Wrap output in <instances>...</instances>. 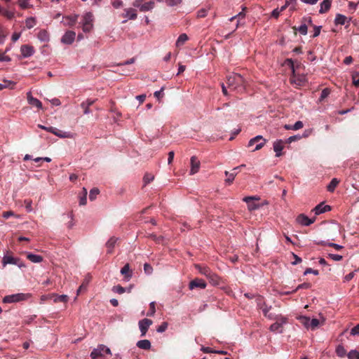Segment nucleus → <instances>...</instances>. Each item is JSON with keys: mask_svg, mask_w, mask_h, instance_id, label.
<instances>
[{"mask_svg": "<svg viewBox=\"0 0 359 359\" xmlns=\"http://www.w3.org/2000/svg\"><path fill=\"white\" fill-rule=\"evenodd\" d=\"M244 83L245 80L243 77L238 74L230 75L227 77L228 86L238 92H243L244 90Z\"/></svg>", "mask_w": 359, "mask_h": 359, "instance_id": "f257e3e1", "label": "nucleus"}, {"mask_svg": "<svg viewBox=\"0 0 359 359\" xmlns=\"http://www.w3.org/2000/svg\"><path fill=\"white\" fill-rule=\"evenodd\" d=\"M30 297L29 294L16 293L6 295L3 298V302L6 304L16 303L27 299Z\"/></svg>", "mask_w": 359, "mask_h": 359, "instance_id": "f03ea898", "label": "nucleus"}, {"mask_svg": "<svg viewBox=\"0 0 359 359\" xmlns=\"http://www.w3.org/2000/svg\"><path fill=\"white\" fill-rule=\"evenodd\" d=\"M266 142V140L262 135H259L249 140L248 147H252L255 146L252 151H255L261 149L264 146Z\"/></svg>", "mask_w": 359, "mask_h": 359, "instance_id": "7ed1b4c3", "label": "nucleus"}, {"mask_svg": "<svg viewBox=\"0 0 359 359\" xmlns=\"http://www.w3.org/2000/svg\"><path fill=\"white\" fill-rule=\"evenodd\" d=\"M93 15L90 12L86 13L81 21L82 29L84 32H89L93 28Z\"/></svg>", "mask_w": 359, "mask_h": 359, "instance_id": "20e7f679", "label": "nucleus"}, {"mask_svg": "<svg viewBox=\"0 0 359 359\" xmlns=\"http://www.w3.org/2000/svg\"><path fill=\"white\" fill-rule=\"evenodd\" d=\"M37 127L41 129H43L44 130H46L49 133H51L55 135L56 136L62 137V138H65V137H69L68 133L60 131L57 128L52 127V126L46 127L43 125L38 124Z\"/></svg>", "mask_w": 359, "mask_h": 359, "instance_id": "39448f33", "label": "nucleus"}, {"mask_svg": "<svg viewBox=\"0 0 359 359\" xmlns=\"http://www.w3.org/2000/svg\"><path fill=\"white\" fill-rule=\"evenodd\" d=\"M152 320L149 318H144L139 321L138 326L141 332V337H144L146 335L149 327L152 325Z\"/></svg>", "mask_w": 359, "mask_h": 359, "instance_id": "423d86ee", "label": "nucleus"}, {"mask_svg": "<svg viewBox=\"0 0 359 359\" xmlns=\"http://www.w3.org/2000/svg\"><path fill=\"white\" fill-rule=\"evenodd\" d=\"M103 353H105L107 354H109V355H111V350L109 348L104 346V345H100L98 346L97 348H94L91 353H90V357L93 358V359H95L97 358L98 356L100 355H102L103 354Z\"/></svg>", "mask_w": 359, "mask_h": 359, "instance_id": "0eeeda50", "label": "nucleus"}, {"mask_svg": "<svg viewBox=\"0 0 359 359\" xmlns=\"http://www.w3.org/2000/svg\"><path fill=\"white\" fill-rule=\"evenodd\" d=\"M280 322L277 321L274 323H273L270 327L269 330L273 332H277V333H282L283 332V328L282 326L283 324H285L287 322V318L280 316V319L278 320Z\"/></svg>", "mask_w": 359, "mask_h": 359, "instance_id": "6e6552de", "label": "nucleus"}, {"mask_svg": "<svg viewBox=\"0 0 359 359\" xmlns=\"http://www.w3.org/2000/svg\"><path fill=\"white\" fill-rule=\"evenodd\" d=\"M46 298H50V300H53L54 303L57 302H67L69 299V297L66 294H60L58 295L55 293L48 294L45 296Z\"/></svg>", "mask_w": 359, "mask_h": 359, "instance_id": "1a4fd4ad", "label": "nucleus"}, {"mask_svg": "<svg viewBox=\"0 0 359 359\" xmlns=\"http://www.w3.org/2000/svg\"><path fill=\"white\" fill-rule=\"evenodd\" d=\"M76 33L73 31H67L62 36L61 42L64 44H72L75 39Z\"/></svg>", "mask_w": 359, "mask_h": 359, "instance_id": "9d476101", "label": "nucleus"}, {"mask_svg": "<svg viewBox=\"0 0 359 359\" xmlns=\"http://www.w3.org/2000/svg\"><path fill=\"white\" fill-rule=\"evenodd\" d=\"M315 218H309L304 214H300L297 217V222L302 226H308L315 222Z\"/></svg>", "mask_w": 359, "mask_h": 359, "instance_id": "9b49d317", "label": "nucleus"}, {"mask_svg": "<svg viewBox=\"0 0 359 359\" xmlns=\"http://www.w3.org/2000/svg\"><path fill=\"white\" fill-rule=\"evenodd\" d=\"M78 18H79L78 15L65 16V17H63L61 22L63 23L64 25H65V26L72 27L76 22Z\"/></svg>", "mask_w": 359, "mask_h": 359, "instance_id": "f8f14e48", "label": "nucleus"}, {"mask_svg": "<svg viewBox=\"0 0 359 359\" xmlns=\"http://www.w3.org/2000/svg\"><path fill=\"white\" fill-rule=\"evenodd\" d=\"M331 210V207L328 205H324L323 203H320L317 205L313 209V212L316 215H319L320 214L325 213Z\"/></svg>", "mask_w": 359, "mask_h": 359, "instance_id": "ddd939ff", "label": "nucleus"}, {"mask_svg": "<svg viewBox=\"0 0 359 359\" xmlns=\"http://www.w3.org/2000/svg\"><path fill=\"white\" fill-rule=\"evenodd\" d=\"M27 102L30 105L35 107L39 109H42L41 102L39 100H38L37 98L34 97L32 95L31 92H28L27 93Z\"/></svg>", "mask_w": 359, "mask_h": 359, "instance_id": "4468645a", "label": "nucleus"}, {"mask_svg": "<svg viewBox=\"0 0 359 359\" xmlns=\"http://www.w3.org/2000/svg\"><path fill=\"white\" fill-rule=\"evenodd\" d=\"M200 161L197 159L196 156H192L191 158V169H190V175H194L198 172L200 168Z\"/></svg>", "mask_w": 359, "mask_h": 359, "instance_id": "2eb2a0df", "label": "nucleus"}, {"mask_svg": "<svg viewBox=\"0 0 359 359\" xmlns=\"http://www.w3.org/2000/svg\"><path fill=\"white\" fill-rule=\"evenodd\" d=\"M20 52L22 56L25 58L32 56L34 54V50L32 46L23 45L20 48Z\"/></svg>", "mask_w": 359, "mask_h": 359, "instance_id": "dca6fc26", "label": "nucleus"}, {"mask_svg": "<svg viewBox=\"0 0 359 359\" xmlns=\"http://www.w3.org/2000/svg\"><path fill=\"white\" fill-rule=\"evenodd\" d=\"M206 287L205 282L202 279H194L191 280L189 283V289L194 290V288L199 287L201 289H204Z\"/></svg>", "mask_w": 359, "mask_h": 359, "instance_id": "f3484780", "label": "nucleus"}, {"mask_svg": "<svg viewBox=\"0 0 359 359\" xmlns=\"http://www.w3.org/2000/svg\"><path fill=\"white\" fill-rule=\"evenodd\" d=\"M123 16L126 18V20H124L122 23H125L128 20H135L137 15L135 9L128 8L125 10V13L123 14Z\"/></svg>", "mask_w": 359, "mask_h": 359, "instance_id": "a211bd4d", "label": "nucleus"}, {"mask_svg": "<svg viewBox=\"0 0 359 359\" xmlns=\"http://www.w3.org/2000/svg\"><path fill=\"white\" fill-rule=\"evenodd\" d=\"M273 148L276 152V156L279 157L282 155V150L283 149V142L282 140H277L273 144Z\"/></svg>", "mask_w": 359, "mask_h": 359, "instance_id": "6ab92c4d", "label": "nucleus"}, {"mask_svg": "<svg viewBox=\"0 0 359 359\" xmlns=\"http://www.w3.org/2000/svg\"><path fill=\"white\" fill-rule=\"evenodd\" d=\"M95 102V100L92 99H88L87 100L83 102L81 104V108L83 109V114H89L91 113V111L90 110L89 107L93 105Z\"/></svg>", "mask_w": 359, "mask_h": 359, "instance_id": "aec40b11", "label": "nucleus"}, {"mask_svg": "<svg viewBox=\"0 0 359 359\" xmlns=\"http://www.w3.org/2000/svg\"><path fill=\"white\" fill-rule=\"evenodd\" d=\"M18 258L13 257L12 256L4 255L2 259L3 266H6L7 264H18Z\"/></svg>", "mask_w": 359, "mask_h": 359, "instance_id": "412c9836", "label": "nucleus"}, {"mask_svg": "<svg viewBox=\"0 0 359 359\" xmlns=\"http://www.w3.org/2000/svg\"><path fill=\"white\" fill-rule=\"evenodd\" d=\"M118 238H116L114 236L111 237L108 241L106 243V247L107 248V253L111 254L113 252V249L115 247L116 242L118 241Z\"/></svg>", "mask_w": 359, "mask_h": 359, "instance_id": "4be33fe9", "label": "nucleus"}, {"mask_svg": "<svg viewBox=\"0 0 359 359\" xmlns=\"http://www.w3.org/2000/svg\"><path fill=\"white\" fill-rule=\"evenodd\" d=\"M136 346L143 350H149L151 348V342L148 339L140 340L137 342Z\"/></svg>", "mask_w": 359, "mask_h": 359, "instance_id": "5701e85b", "label": "nucleus"}, {"mask_svg": "<svg viewBox=\"0 0 359 359\" xmlns=\"http://www.w3.org/2000/svg\"><path fill=\"white\" fill-rule=\"evenodd\" d=\"M332 1L331 0H323L320 3V8L319 10L320 13H325L327 12L331 7Z\"/></svg>", "mask_w": 359, "mask_h": 359, "instance_id": "b1692460", "label": "nucleus"}, {"mask_svg": "<svg viewBox=\"0 0 359 359\" xmlns=\"http://www.w3.org/2000/svg\"><path fill=\"white\" fill-rule=\"evenodd\" d=\"M121 273L124 275V279L126 281H129L132 278V273L130 272V266L128 264H126L121 269Z\"/></svg>", "mask_w": 359, "mask_h": 359, "instance_id": "393cba45", "label": "nucleus"}, {"mask_svg": "<svg viewBox=\"0 0 359 359\" xmlns=\"http://www.w3.org/2000/svg\"><path fill=\"white\" fill-rule=\"evenodd\" d=\"M37 37L41 42H48L50 39L49 34L45 29L40 30L37 34Z\"/></svg>", "mask_w": 359, "mask_h": 359, "instance_id": "a878e982", "label": "nucleus"}, {"mask_svg": "<svg viewBox=\"0 0 359 359\" xmlns=\"http://www.w3.org/2000/svg\"><path fill=\"white\" fill-rule=\"evenodd\" d=\"M27 257L30 262L33 263H40L43 261L42 256L39 255L32 254L31 252L27 253Z\"/></svg>", "mask_w": 359, "mask_h": 359, "instance_id": "bb28decb", "label": "nucleus"}, {"mask_svg": "<svg viewBox=\"0 0 359 359\" xmlns=\"http://www.w3.org/2000/svg\"><path fill=\"white\" fill-rule=\"evenodd\" d=\"M348 22V21L347 20V18L345 15L342 14H337L334 19V22L336 25H344Z\"/></svg>", "mask_w": 359, "mask_h": 359, "instance_id": "cd10ccee", "label": "nucleus"}, {"mask_svg": "<svg viewBox=\"0 0 359 359\" xmlns=\"http://www.w3.org/2000/svg\"><path fill=\"white\" fill-rule=\"evenodd\" d=\"M154 1H153L143 4L140 6V11L142 12L149 11L154 8Z\"/></svg>", "mask_w": 359, "mask_h": 359, "instance_id": "c85d7f7f", "label": "nucleus"}, {"mask_svg": "<svg viewBox=\"0 0 359 359\" xmlns=\"http://www.w3.org/2000/svg\"><path fill=\"white\" fill-rule=\"evenodd\" d=\"M196 268L198 270V271L205 276L206 277L209 276H210V273H211V270L206 266H200V265H196Z\"/></svg>", "mask_w": 359, "mask_h": 359, "instance_id": "c756f323", "label": "nucleus"}, {"mask_svg": "<svg viewBox=\"0 0 359 359\" xmlns=\"http://www.w3.org/2000/svg\"><path fill=\"white\" fill-rule=\"evenodd\" d=\"M188 36L186 34H181L176 41V46L180 47L184 44V43L188 40Z\"/></svg>", "mask_w": 359, "mask_h": 359, "instance_id": "7c9ffc66", "label": "nucleus"}, {"mask_svg": "<svg viewBox=\"0 0 359 359\" xmlns=\"http://www.w3.org/2000/svg\"><path fill=\"white\" fill-rule=\"evenodd\" d=\"M299 322L307 329L310 328V318L305 316H301L297 318Z\"/></svg>", "mask_w": 359, "mask_h": 359, "instance_id": "2f4dec72", "label": "nucleus"}, {"mask_svg": "<svg viewBox=\"0 0 359 359\" xmlns=\"http://www.w3.org/2000/svg\"><path fill=\"white\" fill-rule=\"evenodd\" d=\"M339 183V181L337 178H333L327 187V191L333 192Z\"/></svg>", "mask_w": 359, "mask_h": 359, "instance_id": "473e14b6", "label": "nucleus"}, {"mask_svg": "<svg viewBox=\"0 0 359 359\" xmlns=\"http://www.w3.org/2000/svg\"><path fill=\"white\" fill-rule=\"evenodd\" d=\"M237 173L238 172L236 171H234L233 172H229L228 171H225L224 174L227 177V178L226 180V182L228 184L232 183V182L234 180L235 177L236 176Z\"/></svg>", "mask_w": 359, "mask_h": 359, "instance_id": "72a5a7b5", "label": "nucleus"}, {"mask_svg": "<svg viewBox=\"0 0 359 359\" xmlns=\"http://www.w3.org/2000/svg\"><path fill=\"white\" fill-rule=\"evenodd\" d=\"M336 353L339 357H344L346 354V351L342 345H338L336 348Z\"/></svg>", "mask_w": 359, "mask_h": 359, "instance_id": "f704fd0d", "label": "nucleus"}, {"mask_svg": "<svg viewBox=\"0 0 359 359\" xmlns=\"http://www.w3.org/2000/svg\"><path fill=\"white\" fill-rule=\"evenodd\" d=\"M210 279L211 283L214 285L219 284V277L212 271L210 273V276L207 277Z\"/></svg>", "mask_w": 359, "mask_h": 359, "instance_id": "c9c22d12", "label": "nucleus"}, {"mask_svg": "<svg viewBox=\"0 0 359 359\" xmlns=\"http://www.w3.org/2000/svg\"><path fill=\"white\" fill-rule=\"evenodd\" d=\"M100 194V191L97 188H93L90 191L89 198L90 201H94L97 196Z\"/></svg>", "mask_w": 359, "mask_h": 359, "instance_id": "e433bc0d", "label": "nucleus"}, {"mask_svg": "<svg viewBox=\"0 0 359 359\" xmlns=\"http://www.w3.org/2000/svg\"><path fill=\"white\" fill-rule=\"evenodd\" d=\"M348 359H359V351L357 350H351L347 354Z\"/></svg>", "mask_w": 359, "mask_h": 359, "instance_id": "4c0bfd02", "label": "nucleus"}, {"mask_svg": "<svg viewBox=\"0 0 359 359\" xmlns=\"http://www.w3.org/2000/svg\"><path fill=\"white\" fill-rule=\"evenodd\" d=\"M112 291L118 294H123L126 291V289L120 285H117L112 287Z\"/></svg>", "mask_w": 359, "mask_h": 359, "instance_id": "58836bf2", "label": "nucleus"}, {"mask_svg": "<svg viewBox=\"0 0 359 359\" xmlns=\"http://www.w3.org/2000/svg\"><path fill=\"white\" fill-rule=\"evenodd\" d=\"M155 302H150L149 304V311H148V313H147V316H154L155 313H156V308H155Z\"/></svg>", "mask_w": 359, "mask_h": 359, "instance_id": "ea45409f", "label": "nucleus"}, {"mask_svg": "<svg viewBox=\"0 0 359 359\" xmlns=\"http://www.w3.org/2000/svg\"><path fill=\"white\" fill-rule=\"evenodd\" d=\"M297 31L299 32L302 35H306L307 34L308 28L306 24L301 25L299 27L296 28Z\"/></svg>", "mask_w": 359, "mask_h": 359, "instance_id": "a19ab883", "label": "nucleus"}, {"mask_svg": "<svg viewBox=\"0 0 359 359\" xmlns=\"http://www.w3.org/2000/svg\"><path fill=\"white\" fill-rule=\"evenodd\" d=\"M320 324V321L317 318H313L310 320V328L315 330Z\"/></svg>", "mask_w": 359, "mask_h": 359, "instance_id": "79ce46f5", "label": "nucleus"}, {"mask_svg": "<svg viewBox=\"0 0 359 359\" xmlns=\"http://www.w3.org/2000/svg\"><path fill=\"white\" fill-rule=\"evenodd\" d=\"M83 190L84 194L82 197L80 198V200H79L80 205H84L86 204V202H87V198H86L87 190L86 188H83Z\"/></svg>", "mask_w": 359, "mask_h": 359, "instance_id": "37998d69", "label": "nucleus"}, {"mask_svg": "<svg viewBox=\"0 0 359 359\" xmlns=\"http://www.w3.org/2000/svg\"><path fill=\"white\" fill-rule=\"evenodd\" d=\"M144 271L146 274L150 275L153 272V268L149 264L145 263L144 264Z\"/></svg>", "mask_w": 359, "mask_h": 359, "instance_id": "c03bdc74", "label": "nucleus"}, {"mask_svg": "<svg viewBox=\"0 0 359 359\" xmlns=\"http://www.w3.org/2000/svg\"><path fill=\"white\" fill-rule=\"evenodd\" d=\"M168 324L166 322H163L161 323L160 326L156 329L157 332L162 333L165 332L168 328Z\"/></svg>", "mask_w": 359, "mask_h": 359, "instance_id": "a18cd8bd", "label": "nucleus"}, {"mask_svg": "<svg viewBox=\"0 0 359 359\" xmlns=\"http://www.w3.org/2000/svg\"><path fill=\"white\" fill-rule=\"evenodd\" d=\"M311 287V284L308 283H304L302 284L299 285L294 290H293V292H297L299 290L301 289H309Z\"/></svg>", "mask_w": 359, "mask_h": 359, "instance_id": "49530a36", "label": "nucleus"}, {"mask_svg": "<svg viewBox=\"0 0 359 359\" xmlns=\"http://www.w3.org/2000/svg\"><path fill=\"white\" fill-rule=\"evenodd\" d=\"M208 14V9L207 8H201L197 12V18H205Z\"/></svg>", "mask_w": 359, "mask_h": 359, "instance_id": "de8ad7c7", "label": "nucleus"}, {"mask_svg": "<svg viewBox=\"0 0 359 359\" xmlns=\"http://www.w3.org/2000/svg\"><path fill=\"white\" fill-rule=\"evenodd\" d=\"M154 176L151 174H146L144 176V184H147L149 183H150L151 181H153L154 180Z\"/></svg>", "mask_w": 359, "mask_h": 359, "instance_id": "09e8293b", "label": "nucleus"}, {"mask_svg": "<svg viewBox=\"0 0 359 359\" xmlns=\"http://www.w3.org/2000/svg\"><path fill=\"white\" fill-rule=\"evenodd\" d=\"M35 25L34 19L32 18H28L26 20V26L27 28L31 29Z\"/></svg>", "mask_w": 359, "mask_h": 359, "instance_id": "8fccbe9b", "label": "nucleus"}, {"mask_svg": "<svg viewBox=\"0 0 359 359\" xmlns=\"http://www.w3.org/2000/svg\"><path fill=\"white\" fill-rule=\"evenodd\" d=\"M304 126L303 122L301 121H297L292 125V130H297L301 129Z\"/></svg>", "mask_w": 359, "mask_h": 359, "instance_id": "3c124183", "label": "nucleus"}, {"mask_svg": "<svg viewBox=\"0 0 359 359\" xmlns=\"http://www.w3.org/2000/svg\"><path fill=\"white\" fill-rule=\"evenodd\" d=\"M259 309L262 310L264 316H267V313H269V311L271 309V306H267L264 304V305L260 306Z\"/></svg>", "mask_w": 359, "mask_h": 359, "instance_id": "603ef678", "label": "nucleus"}, {"mask_svg": "<svg viewBox=\"0 0 359 359\" xmlns=\"http://www.w3.org/2000/svg\"><path fill=\"white\" fill-rule=\"evenodd\" d=\"M309 273H312V274H314L315 276H317L319 274V272L318 270H315V269H313L311 268H308L305 270L304 274V275H307V274H309Z\"/></svg>", "mask_w": 359, "mask_h": 359, "instance_id": "864d4df0", "label": "nucleus"}, {"mask_svg": "<svg viewBox=\"0 0 359 359\" xmlns=\"http://www.w3.org/2000/svg\"><path fill=\"white\" fill-rule=\"evenodd\" d=\"M168 6H174L181 3L182 0H165Z\"/></svg>", "mask_w": 359, "mask_h": 359, "instance_id": "5fc2aeb1", "label": "nucleus"}, {"mask_svg": "<svg viewBox=\"0 0 359 359\" xmlns=\"http://www.w3.org/2000/svg\"><path fill=\"white\" fill-rule=\"evenodd\" d=\"M328 257L334 261H340L342 259V256L337 254H329Z\"/></svg>", "mask_w": 359, "mask_h": 359, "instance_id": "6e6d98bb", "label": "nucleus"}, {"mask_svg": "<svg viewBox=\"0 0 359 359\" xmlns=\"http://www.w3.org/2000/svg\"><path fill=\"white\" fill-rule=\"evenodd\" d=\"M292 255L294 259V260L292 262V265H296V264L302 262V259L301 257H299V256H297V255H295L293 252L292 253Z\"/></svg>", "mask_w": 359, "mask_h": 359, "instance_id": "4d7b16f0", "label": "nucleus"}, {"mask_svg": "<svg viewBox=\"0 0 359 359\" xmlns=\"http://www.w3.org/2000/svg\"><path fill=\"white\" fill-rule=\"evenodd\" d=\"M32 201L29 200H25V208L27 212H30L32 211Z\"/></svg>", "mask_w": 359, "mask_h": 359, "instance_id": "13d9d810", "label": "nucleus"}, {"mask_svg": "<svg viewBox=\"0 0 359 359\" xmlns=\"http://www.w3.org/2000/svg\"><path fill=\"white\" fill-rule=\"evenodd\" d=\"M355 276V271H353V272H351L349 273L348 274L346 275L344 278V282H348L350 281L351 279L353 278Z\"/></svg>", "mask_w": 359, "mask_h": 359, "instance_id": "bf43d9fd", "label": "nucleus"}, {"mask_svg": "<svg viewBox=\"0 0 359 359\" xmlns=\"http://www.w3.org/2000/svg\"><path fill=\"white\" fill-rule=\"evenodd\" d=\"M351 334L353 336L359 335V324H358L351 330Z\"/></svg>", "mask_w": 359, "mask_h": 359, "instance_id": "052dcab7", "label": "nucleus"}, {"mask_svg": "<svg viewBox=\"0 0 359 359\" xmlns=\"http://www.w3.org/2000/svg\"><path fill=\"white\" fill-rule=\"evenodd\" d=\"M163 90H164V88L162 87L159 90H156L155 93H154V96L158 99L159 100L161 97H163Z\"/></svg>", "mask_w": 359, "mask_h": 359, "instance_id": "680f3d73", "label": "nucleus"}, {"mask_svg": "<svg viewBox=\"0 0 359 359\" xmlns=\"http://www.w3.org/2000/svg\"><path fill=\"white\" fill-rule=\"evenodd\" d=\"M19 5L22 8H26L29 6L28 0H18Z\"/></svg>", "mask_w": 359, "mask_h": 359, "instance_id": "e2e57ef3", "label": "nucleus"}, {"mask_svg": "<svg viewBox=\"0 0 359 359\" xmlns=\"http://www.w3.org/2000/svg\"><path fill=\"white\" fill-rule=\"evenodd\" d=\"M301 136L300 135H293V136H290V137L287 138V142L288 143H291L294 141H296V140H300L301 139Z\"/></svg>", "mask_w": 359, "mask_h": 359, "instance_id": "0e129e2a", "label": "nucleus"}, {"mask_svg": "<svg viewBox=\"0 0 359 359\" xmlns=\"http://www.w3.org/2000/svg\"><path fill=\"white\" fill-rule=\"evenodd\" d=\"M256 302H257V306L259 308H260V306L264 305V302L262 301V297L259 295L258 296H256Z\"/></svg>", "mask_w": 359, "mask_h": 359, "instance_id": "69168bd1", "label": "nucleus"}, {"mask_svg": "<svg viewBox=\"0 0 359 359\" xmlns=\"http://www.w3.org/2000/svg\"><path fill=\"white\" fill-rule=\"evenodd\" d=\"M112 6L115 8H121L123 6V1H121V0H116V1L112 2Z\"/></svg>", "mask_w": 359, "mask_h": 359, "instance_id": "338daca9", "label": "nucleus"}, {"mask_svg": "<svg viewBox=\"0 0 359 359\" xmlns=\"http://www.w3.org/2000/svg\"><path fill=\"white\" fill-rule=\"evenodd\" d=\"M330 91L327 88H325L322 90L320 94V99L323 100L328 96Z\"/></svg>", "mask_w": 359, "mask_h": 359, "instance_id": "774afa93", "label": "nucleus"}]
</instances>
